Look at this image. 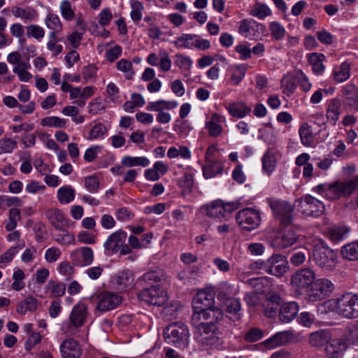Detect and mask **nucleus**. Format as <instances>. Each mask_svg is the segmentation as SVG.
Returning a JSON list of instances; mask_svg holds the SVG:
<instances>
[{
  "mask_svg": "<svg viewBox=\"0 0 358 358\" xmlns=\"http://www.w3.org/2000/svg\"><path fill=\"white\" fill-rule=\"evenodd\" d=\"M235 289L233 285L227 282H222L217 288V298L220 302H222L227 299L232 298L234 294Z\"/></svg>",
  "mask_w": 358,
  "mask_h": 358,
  "instance_id": "nucleus-46",
  "label": "nucleus"
},
{
  "mask_svg": "<svg viewBox=\"0 0 358 358\" xmlns=\"http://www.w3.org/2000/svg\"><path fill=\"white\" fill-rule=\"evenodd\" d=\"M315 277V273L312 268H300L292 275L291 284L299 289H307L312 285Z\"/></svg>",
  "mask_w": 358,
  "mask_h": 358,
  "instance_id": "nucleus-13",
  "label": "nucleus"
},
{
  "mask_svg": "<svg viewBox=\"0 0 358 358\" xmlns=\"http://www.w3.org/2000/svg\"><path fill=\"white\" fill-rule=\"evenodd\" d=\"M343 338H345L348 342V346L350 344H355L358 342V323L350 326L348 328L347 332L341 336Z\"/></svg>",
  "mask_w": 358,
  "mask_h": 358,
  "instance_id": "nucleus-57",
  "label": "nucleus"
},
{
  "mask_svg": "<svg viewBox=\"0 0 358 358\" xmlns=\"http://www.w3.org/2000/svg\"><path fill=\"white\" fill-rule=\"evenodd\" d=\"M262 162L264 171L270 174L274 171L276 160L275 155L270 150L266 151L262 159Z\"/></svg>",
  "mask_w": 358,
  "mask_h": 358,
  "instance_id": "nucleus-49",
  "label": "nucleus"
},
{
  "mask_svg": "<svg viewBox=\"0 0 358 358\" xmlns=\"http://www.w3.org/2000/svg\"><path fill=\"white\" fill-rule=\"evenodd\" d=\"M350 64L343 62L337 70L334 71V78L338 83H343L350 78Z\"/></svg>",
  "mask_w": 358,
  "mask_h": 358,
  "instance_id": "nucleus-51",
  "label": "nucleus"
},
{
  "mask_svg": "<svg viewBox=\"0 0 358 358\" xmlns=\"http://www.w3.org/2000/svg\"><path fill=\"white\" fill-rule=\"evenodd\" d=\"M299 312V306L294 301L287 302L282 304L280 312L279 318L285 323L291 322Z\"/></svg>",
  "mask_w": 358,
  "mask_h": 358,
  "instance_id": "nucleus-26",
  "label": "nucleus"
},
{
  "mask_svg": "<svg viewBox=\"0 0 358 358\" xmlns=\"http://www.w3.org/2000/svg\"><path fill=\"white\" fill-rule=\"evenodd\" d=\"M194 338L195 341L203 346L217 348L222 343L218 336L216 324L213 322L196 323Z\"/></svg>",
  "mask_w": 358,
  "mask_h": 358,
  "instance_id": "nucleus-2",
  "label": "nucleus"
},
{
  "mask_svg": "<svg viewBox=\"0 0 358 358\" xmlns=\"http://www.w3.org/2000/svg\"><path fill=\"white\" fill-rule=\"evenodd\" d=\"M299 236L292 228H287L280 231L271 241V245L276 250H283L291 247L298 241Z\"/></svg>",
  "mask_w": 358,
  "mask_h": 358,
  "instance_id": "nucleus-14",
  "label": "nucleus"
},
{
  "mask_svg": "<svg viewBox=\"0 0 358 358\" xmlns=\"http://www.w3.org/2000/svg\"><path fill=\"white\" fill-rule=\"evenodd\" d=\"M41 124L43 127L64 128L66 121L64 119L56 116H50L41 120Z\"/></svg>",
  "mask_w": 358,
  "mask_h": 358,
  "instance_id": "nucleus-52",
  "label": "nucleus"
},
{
  "mask_svg": "<svg viewBox=\"0 0 358 358\" xmlns=\"http://www.w3.org/2000/svg\"><path fill=\"white\" fill-rule=\"evenodd\" d=\"M178 102L176 101H165L163 99L156 101L149 102L146 106L148 111H155L158 113L164 112L165 110H172L176 108Z\"/></svg>",
  "mask_w": 358,
  "mask_h": 358,
  "instance_id": "nucleus-33",
  "label": "nucleus"
},
{
  "mask_svg": "<svg viewBox=\"0 0 358 358\" xmlns=\"http://www.w3.org/2000/svg\"><path fill=\"white\" fill-rule=\"evenodd\" d=\"M236 220L242 229L252 231L259 226L262 221L261 214L255 208H245L236 213Z\"/></svg>",
  "mask_w": 358,
  "mask_h": 358,
  "instance_id": "nucleus-8",
  "label": "nucleus"
},
{
  "mask_svg": "<svg viewBox=\"0 0 358 358\" xmlns=\"http://www.w3.org/2000/svg\"><path fill=\"white\" fill-rule=\"evenodd\" d=\"M301 143L307 147H310L314 145V136L308 123H303L299 130Z\"/></svg>",
  "mask_w": 358,
  "mask_h": 358,
  "instance_id": "nucleus-37",
  "label": "nucleus"
},
{
  "mask_svg": "<svg viewBox=\"0 0 358 358\" xmlns=\"http://www.w3.org/2000/svg\"><path fill=\"white\" fill-rule=\"evenodd\" d=\"M264 24L249 18L241 20L238 22V33L243 37L250 40H257L261 33L264 31Z\"/></svg>",
  "mask_w": 358,
  "mask_h": 358,
  "instance_id": "nucleus-12",
  "label": "nucleus"
},
{
  "mask_svg": "<svg viewBox=\"0 0 358 358\" xmlns=\"http://www.w3.org/2000/svg\"><path fill=\"white\" fill-rule=\"evenodd\" d=\"M341 113V103L339 99L334 98L327 103L326 117L332 125H336Z\"/></svg>",
  "mask_w": 358,
  "mask_h": 358,
  "instance_id": "nucleus-25",
  "label": "nucleus"
},
{
  "mask_svg": "<svg viewBox=\"0 0 358 358\" xmlns=\"http://www.w3.org/2000/svg\"><path fill=\"white\" fill-rule=\"evenodd\" d=\"M40 305L41 302L36 298L29 296L18 303L16 312L18 314L23 315L28 311L34 312L36 310Z\"/></svg>",
  "mask_w": 358,
  "mask_h": 358,
  "instance_id": "nucleus-31",
  "label": "nucleus"
},
{
  "mask_svg": "<svg viewBox=\"0 0 358 358\" xmlns=\"http://www.w3.org/2000/svg\"><path fill=\"white\" fill-rule=\"evenodd\" d=\"M358 187V176L344 180H336L332 183L320 184L313 187V191L329 201H335L341 197H348Z\"/></svg>",
  "mask_w": 358,
  "mask_h": 358,
  "instance_id": "nucleus-1",
  "label": "nucleus"
},
{
  "mask_svg": "<svg viewBox=\"0 0 358 358\" xmlns=\"http://www.w3.org/2000/svg\"><path fill=\"white\" fill-rule=\"evenodd\" d=\"M308 253V250L304 248L300 250L295 251L290 257L291 264L295 266L302 264L305 262L306 254Z\"/></svg>",
  "mask_w": 358,
  "mask_h": 358,
  "instance_id": "nucleus-62",
  "label": "nucleus"
},
{
  "mask_svg": "<svg viewBox=\"0 0 358 358\" xmlns=\"http://www.w3.org/2000/svg\"><path fill=\"white\" fill-rule=\"evenodd\" d=\"M20 218V211L19 209L13 208L9 210V217L6 224V229L11 231L16 228L17 221Z\"/></svg>",
  "mask_w": 358,
  "mask_h": 358,
  "instance_id": "nucleus-58",
  "label": "nucleus"
},
{
  "mask_svg": "<svg viewBox=\"0 0 358 358\" xmlns=\"http://www.w3.org/2000/svg\"><path fill=\"white\" fill-rule=\"evenodd\" d=\"M141 301L153 306H162L167 301L166 292L159 285L143 289L138 294Z\"/></svg>",
  "mask_w": 358,
  "mask_h": 358,
  "instance_id": "nucleus-11",
  "label": "nucleus"
},
{
  "mask_svg": "<svg viewBox=\"0 0 358 358\" xmlns=\"http://www.w3.org/2000/svg\"><path fill=\"white\" fill-rule=\"evenodd\" d=\"M87 316V308L83 303L74 306L70 315V322L62 324V331L69 335L76 333V329L80 327L85 322Z\"/></svg>",
  "mask_w": 358,
  "mask_h": 358,
  "instance_id": "nucleus-9",
  "label": "nucleus"
},
{
  "mask_svg": "<svg viewBox=\"0 0 358 358\" xmlns=\"http://www.w3.org/2000/svg\"><path fill=\"white\" fill-rule=\"evenodd\" d=\"M344 103L348 107L358 110V88L355 85H347L343 89Z\"/></svg>",
  "mask_w": 358,
  "mask_h": 358,
  "instance_id": "nucleus-27",
  "label": "nucleus"
},
{
  "mask_svg": "<svg viewBox=\"0 0 358 358\" xmlns=\"http://www.w3.org/2000/svg\"><path fill=\"white\" fill-rule=\"evenodd\" d=\"M331 338V333L328 330L321 329L310 334L309 343L312 346L320 347L327 345Z\"/></svg>",
  "mask_w": 358,
  "mask_h": 358,
  "instance_id": "nucleus-30",
  "label": "nucleus"
},
{
  "mask_svg": "<svg viewBox=\"0 0 358 358\" xmlns=\"http://www.w3.org/2000/svg\"><path fill=\"white\" fill-rule=\"evenodd\" d=\"M61 15L64 19L68 21L72 20L75 17V12L72 8L71 3L67 1H63L59 6Z\"/></svg>",
  "mask_w": 358,
  "mask_h": 358,
  "instance_id": "nucleus-59",
  "label": "nucleus"
},
{
  "mask_svg": "<svg viewBox=\"0 0 358 358\" xmlns=\"http://www.w3.org/2000/svg\"><path fill=\"white\" fill-rule=\"evenodd\" d=\"M70 259L74 266L80 267L90 266L94 261V252L90 247H80L71 252Z\"/></svg>",
  "mask_w": 358,
  "mask_h": 358,
  "instance_id": "nucleus-19",
  "label": "nucleus"
},
{
  "mask_svg": "<svg viewBox=\"0 0 358 358\" xmlns=\"http://www.w3.org/2000/svg\"><path fill=\"white\" fill-rule=\"evenodd\" d=\"M207 216L215 219L225 218L224 214L223 201L215 200L203 206Z\"/></svg>",
  "mask_w": 358,
  "mask_h": 358,
  "instance_id": "nucleus-28",
  "label": "nucleus"
},
{
  "mask_svg": "<svg viewBox=\"0 0 358 358\" xmlns=\"http://www.w3.org/2000/svg\"><path fill=\"white\" fill-rule=\"evenodd\" d=\"M224 317V313L222 310L217 306H213L207 308L202 309L196 312H193L192 316V322L193 325L199 323V320H210L215 324L221 321Z\"/></svg>",
  "mask_w": 358,
  "mask_h": 358,
  "instance_id": "nucleus-17",
  "label": "nucleus"
},
{
  "mask_svg": "<svg viewBox=\"0 0 358 358\" xmlns=\"http://www.w3.org/2000/svg\"><path fill=\"white\" fill-rule=\"evenodd\" d=\"M30 67L31 66L29 63L26 62H22L21 63L15 66L13 71L18 76L20 81L27 82L32 77V75L27 71V69H29Z\"/></svg>",
  "mask_w": 358,
  "mask_h": 358,
  "instance_id": "nucleus-45",
  "label": "nucleus"
},
{
  "mask_svg": "<svg viewBox=\"0 0 358 358\" xmlns=\"http://www.w3.org/2000/svg\"><path fill=\"white\" fill-rule=\"evenodd\" d=\"M269 30L271 36L275 41L282 40L286 34L285 27L278 22L274 21L269 24Z\"/></svg>",
  "mask_w": 358,
  "mask_h": 358,
  "instance_id": "nucleus-53",
  "label": "nucleus"
},
{
  "mask_svg": "<svg viewBox=\"0 0 358 358\" xmlns=\"http://www.w3.org/2000/svg\"><path fill=\"white\" fill-rule=\"evenodd\" d=\"M325 56L322 53L313 52L308 55V60L312 66V70L314 73L319 75L324 71L325 66L323 62Z\"/></svg>",
  "mask_w": 358,
  "mask_h": 358,
  "instance_id": "nucleus-35",
  "label": "nucleus"
},
{
  "mask_svg": "<svg viewBox=\"0 0 358 358\" xmlns=\"http://www.w3.org/2000/svg\"><path fill=\"white\" fill-rule=\"evenodd\" d=\"M291 334L289 331H280L276 333L271 338L266 340L264 343L267 348H275L286 344L290 339Z\"/></svg>",
  "mask_w": 358,
  "mask_h": 358,
  "instance_id": "nucleus-32",
  "label": "nucleus"
},
{
  "mask_svg": "<svg viewBox=\"0 0 358 358\" xmlns=\"http://www.w3.org/2000/svg\"><path fill=\"white\" fill-rule=\"evenodd\" d=\"M13 15L23 20L31 21L36 16V11L31 8H22L18 6H13L11 9Z\"/></svg>",
  "mask_w": 358,
  "mask_h": 358,
  "instance_id": "nucleus-40",
  "label": "nucleus"
},
{
  "mask_svg": "<svg viewBox=\"0 0 358 358\" xmlns=\"http://www.w3.org/2000/svg\"><path fill=\"white\" fill-rule=\"evenodd\" d=\"M59 351L62 358H80L83 355L81 345L78 341L72 338L62 342Z\"/></svg>",
  "mask_w": 358,
  "mask_h": 358,
  "instance_id": "nucleus-20",
  "label": "nucleus"
},
{
  "mask_svg": "<svg viewBox=\"0 0 358 358\" xmlns=\"http://www.w3.org/2000/svg\"><path fill=\"white\" fill-rule=\"evenodd\" d=\"M336 313L345 318L358 317V295L351 292L343 294L336 300Z\"/></svg>",
  "mask_w": 358,
  "mask_h": 358,
  "instance_id": "nucleus-6",
  "label": "nucleus"
},
{
  "mask_svg": "<svg viewBox=\"0 0 358 358\" xmlns=\"http://www.w3.org/2000/svg\"><path fill=\"white\" fill-rule=\"evenodd\" d=\"M45 26L55 34H59L62 30V24L59 16L55 13H50L45 19Z\"/></svg>",
  "mask_w": 358,
  "mask_h": 358,
  "instance_id": "nucleus-38",
  "label": "nucleus"
},
{
  "mask_svg": "<svg viewBox=\"0 0 358 358\" xmlns=\"http://www.w3.org/2000/svg\"><path fill=\"white\" fill-rule=\"evenodd\" d=\"M96 309L101 312L115 309L120 306L122 298L120 295L113 292H104L98 295Z\"/></svg>",
  "mask_w": 358,
  "mask_h": 358,
  "instance_id": "nucleus-18",
  "label": "nucleus"
},
{
  "mask_svg": "<svg viewBox=\"0 0 358 358\" xmlns=\"http://www.w3.org/2000/svg\"><path fill=\"white\" fill-rule=\"evenodd\" d=\"M196 38V34H182L176 37L173 41L175 47L178 49H193V41Z\"/></svg>",
  "mask_w": 358,
  "mask_h": 358,
  "instance_id": "nucleus-36",
  "label": "nucleus"
},
{
  "mask_svg": "<svg viewBox=\"0 0 358 358\" xmlns=\"http://www.w3.org/2000/svg\"><path fill=\"white\" fill-rule=\"evenodd\" d=\"M122 164L127 167L140 166L146 167L150 164V160L145 157L125 156L122 159Z\"/></svg>",
  "mask_w": 358,
  "mask_h": 358,
  "instance_id": "nucleus-43",
  "label": "nucleus"
},
{
  "mask_svg": "<svg viewBox=\"0 0 358 358\" xmlns=\"http://www.w3.org/2000/svg\"><path fill=\"white\" fill-rule=\"evenodd\" d=\"M58 35L54 32H50L48 35L47 48L52 52L54 57L57 56L63 51V46L58 43L62 41V38H58Z\"/></svg>",
  "mask_w": 358,
  "mask_h": 358,
  "instance_id": "nucleus-39",
  "label": "nucleus"
},
{
  "mask_svg": "<svg viewBox=\"0 0 358 358\" xmlns=\"http://www.w3.org/2000/svg\"><path fill=\"white\" fill-rule=\"evenodd\" d=\"M264 269L271 275L281 277L288 271V262L285 256L273 255L266 263Z\"/></svg>",
  "mask_w": 358,
  "mask_h": 358,
  "instance_id": "nucleus-15",
  "label": "nucleus"
},
{
  "mask_svg": "<svg viewBox=\"0 0 358 358\" xmlns=\"http://www.w3.org/2000/svg\"><path fill=\"white\" fill-rule=\"evenodd\" d=\"M226 108L231 116L237 118H243L252 111L251 108L242 101L231 103Z\"/></svg>",
  "mask_w": 358,
  "mask_h": 358,
  "instance_id": "nucleus-29",
  "label": "nucleus"
},
{
  "mask_svg": "<svg viewBox=\"0 0 358 358\" xmlns=\"http://www.w3.org/2000/svg\"><path fill=\"white\" fill-rule=\"evenodd\" d=\"M334 289V284L328 279L315 280L308 291V297L311 301H321L329 296Z\"/></svg>",
  "mask_w": 358,
  "mask_h": 358,
  "instance_id": "nucleus-10",
  "label": "nucleus"
},
{
  "mask_svg": "<svg viewBox=\"0 0 358 358\" xmlns=\"http://www.w3.org/2000/svg\"><path fill=\"white\" fill-rule=\"evenodd\" d=\"M129 3L131 6V18L135 22H140L142 19L143 11L144 10L143 3L138 0H130Z\"/></svg>",
  "mask_w": 358,
  "mask_h": 358,
  "instance_id": "nucleus-48",
  "label": "nucleus"
},
{
  "mask_svg": "<svg viewBox=\"0 0 358 358\" xmlns=\"http://www.w3.org/2000/svg\"><path fill=\"white\" fill-rule=\"evenodd\" d=\"M343 257L350 261L358 260V241L344 245L341 249Z\"/></svg>",
  "mask_w": 358,
  "mask_h": 358,
  "instance_id": "nucleus-44",
  "label": "nucleus"
},
{
  "mask_svg": "<svg viewBox=\"0 0 358 358\" xmlns=\"http://www.w3.org/2000/svg\"><path fill=\"white\" fill-rule=\"evenodd\" d=\"M312 259L323 271H330L337 264V254L327 246L316 245L313 251Z\"/></svg>",
  "mask_w": 358,
  "mask_h": 358,
  "instance_id": "nucleus-5",
  "label": "nucleus"
},
{
  "mask_svg": "<svg viewBox=\"0 0 358 358\" xmlns=\"http://www.w3.org/2000/svg\"><path fill=\"white\" fill-rule=\"evenodd\" d=\"M45 215L56 229H61L60 224H62L65 220L62 210L59 209H49L45 212Z\"/></svg>",
  "mask_w": 358,
  "mask_h": 358,
  "instance_id": "nucleus-41",
  "label": "nucleus"
},
{
  "mask_svg": "<svg viewBox=\"0 0 358 358\" xmlns=\"http://www.w3.org/2000/svg\"><path fill=\"white\" fill-rule=\"evenodd\" d=\"M263 336V331L259 328L254 327L248 331L244 336V339L247 342L254 343L262 339Z\"/></svg>",
  "mask_w": 358,
  "mask_h": 358,
  "instance_id": "nucleus-64",
  "label": "nucleus"
},
{
  "mask_svg": "<svg viewBox=\"0 0 358 358\" xmlns=\"http://www.w3.org/2000/svg\"><path fill=\"white\" fill-rule=\"evenodd\" d=\"M48 287L50 289V294L52 297H59L65 294L66 286L63 283H55V282L50 281L48 282Z\"/></svg>",
  "mask_w": 358,
  "mask_h": 358,
  "instance_id": "nucleus-63",
  "label": "nucleus"
},
{
  "mask_svg": "<svg viewBox=\"0 0 358 358\" xmlns=\"http://www.w3.org/2000/svg\"><path fill=\"white\" fill-rule=\"evenodd\" d=\"M226 118L224 116L213 113L210 120L206 122L205 127L208 130V134L211 137L216 138L219 136L223 131L222 123H225Z\"/></svg>",
  "mask_w": 358,
  "mask_h": 358,
  "instance_id": "nucleus-23",
  "label": "nucleus"
},
{
  "mask_svg": "<svg viewBox=\"0 0 358 358\" xmlns=\"http://www.w3.org/2000/svg\"><path fill=\"white\" fill-rule=\"evenodd\" d=\"M215 292L210 289L199 290L192 299L193 312L215 306Z\"/></svg>",
  "mask_w": 358,
  "mask_h": 358,
  "instance_id": "nucleus-16",
  "label": "nucleus"
},
{
  "mask_svg": "<svg viewBox=\"0 0 358 358\" xmlns=\"http://www.w3.org/2000/svg\"><path fill=\"white\" fill-rule=\"evenodd\" d=\"M127 233L123 230H117L112 233L103 244L106 252L108 255L115 254L125 243Z\"/></svg>",
  "mask_w": 358,
  "mask_h": 358,
  "instance_id": "nucleus-21",
  "label": "nucleus"
},
{
  "mask_svg": "<svg viewBox=\"0 0 358 358\" xmlns=\"http://www.w3.org/2000/svg\"><path fill=\"white\" fill-rule=\"evenodd\" d=\"M225 307L226 311L231 314H237L241 310V302L236 298H229L220 302Z\"/></svg>",
  "mask_w": 358,
  "mask_h": 358,
  "instance_id": "nucleus-55",
  "label": "nucleus"
},
{
  "mask_svg": "<svg viewBox=\"0 0 358 358\" xmlns=\"http://www.w3.org/2000/svg\"><path fill=\"white\" fill-rule=\"evenodd\" d=\"M178 185L182 189L183 195L190 193L194 185L193 176L190 173H185L179 180Z\"/></svg>",
  "mask_w": 358,
  "mask_h": 358,
  "instance_id": "nucleus-56",
  "label": "nucleus"
},
{
  "mask_svg": "<svg viewBox=\"0 0 358 358\" xmlns=\"http://www.w3.org/2000/svg\"><path fill=\"white\" fill-rule=\"evenodd\" d=\"M348 348V342L342 337L330 339L324 352L327 358H342Z\"/></svg>",
  "mask_w": 358,
  "mask_h": 358,
  "instance_id": "nucleus-22",
  "label": "nucleus"
},
{
  "mask_svg": "<svg viewBox=\"0 0 358 358\" xmlns=\"http://www.w3.org/2000/svg\"><path fill=\"white\" fill-rule=\"evenodd\" d=\"M164 336L167 343L183 348L188 344L189 334L187 325L182 322H175L164 329Z\"/></svg>",
  "mask_w": 358,
  "mask_h": 358,
  "instance_id": "nucleus-3",
  "label": "nucleus"
},
{
  "mask_svg": "<svg viewBox=\"0 0 358 358\" xmlns=\"http://www.w3.org/2000/svg\"><path fill=\"white\" fill-rule=\"evenodd\" d=\"M266 202L271 208L275 217L282 225L291 224L294 220V207L287 201L278 198H268Z\"/></svg>",
  "mask_w": 358,
  "mask_h": 358,
  "instance_id": "nucleus-4",
  "label": "nucleus"
},
{
  "mask_svg": "<svg viewBox=\"0 0 358 358\" xmlns=\"http://www.w3.org/2000/svg\"><path fill=\"white\" fill-rule=\"evenodd\" d=\"M134 277L131 271L124 270L118 272L113 278V283L119 290H125L133 286Z\"/></svg>",
  "mask_w": 358,
  "mask_h": 358,
  "instance_id": "nucleus-24",
  "label": "nucleus"
},
{
  "mask_svg": "<svg viewBox=\"0 0 358 358\" xmlns=\"http://www.w3.org/2000/svg\"><path fill=\"white\" fill-rule=\"evenodd\" d=\"M271 14V10L266 4L261 3H255L250 10V15L259 20H264Z\"/></svg>",
  "mask_w": 358,
  "mask_h": 358,
  "instance_id": "nucleus-47",
  "label": "nucleus"
},
{
  "mask_svg": "<svg viewBox=\"0 0 358 358\" xmlns=\"http://www.w3.org/2000/svg\"><path fill=\"white\" fill-rule=\"evenodd\" d=\"M297 210L306 216L319 217L325 210L324 203L319 199L306 195L296 200Z\"/></svg>",
  "mask_w": 358,
  "mask_h": 358,
  "instance_id": "nucleus-7",
  "label": "nucleus"
},
{
  "mask_svg": "<svg viewBox=\"0 0 358 358\" xmlns=\"http://www.w3.org/2000/svg\"><path fill=\"white\" fill-rule=\"evenodd\" d=\"M59 231L55 235V241L62 245H70L75 242V237L73 234L65 230L59 229Z\"/></svg>",
  "mask_w": 358,
  "mask_h": 358,
  "instance_id": "nucleus-61",
  "label": "nucleus"
},
{
  "mask_svg": "<svg viewBox=\"0 0 358 358\" xmlns=\"http://www.w3.org/2000/svg\"><path fill=\"white\" fill-rule=\"evenodd\" d=\"M76 192L71 186H64L57 191V199L61 203L67 204L73 201Z\"/></svg>",
  "mask_w": 358,
  "mask_h": 358,
  "instance_id": "nucleus-42",
  "label": "nucleus"
},
{
  "mask_svg": "<svg viewBox=\"0 0 358 358\" xmlns=\"http://www.w3.org/2000/svg\"><path fill=\"white\" fill-rule=\"evenodd\" d=\"M174 64L181 70L187 71L192 67V60L188 56L177 53L175 55Z\"/></svg>",
  "mask_w": 358,
  "mask_h": 358,
  "instance_id": "nucleus-54",
  "label": "nucleus"
},
{
  "mask_svg": "<svg viewBox=\"0 0 358 358\" xmlns=\"http://www.w3.org/2000/svg\"><path fill=\"white\" fill-rule=\"evenodd\" d=\"M202 170L204 178L209 179L221 173L223 171V165L222 162L218 160H211L210 162H206Z\"/></svg>",
  "mask_w": 358,
  "mask_h": 358,
  "instance_id": "nucleus-34",
  "label": "nucleus"
},
{
  "mask_svg": "<svg viewBox=\"0 0 358 358\" xmlns=\"http://www.w3.org/2000/svg\"><path fill=\"white\" fill-rule=\"evenodd\" d=\"M116 67L124 73L127 79L131 80L133 78L135 72L133 69V64L131 61L122 59L117 62Z\"/></svg>",
  "mask_w": 358,
  "mask_h": 358,
  "instance_id": "nucleus-50",
  "label": "nucleus"
},
{
  "mask_svg": "<svg viewBox=\"0 0 358 358\" xmlns=\"http://www.w3.org/2000/svg\"><path fill=\"white\" fill-rule=\"evenodd\" d=\"M26 29L28 37H33L38 41H41L45 36L44 29L39 25L30 24Z\"/></svg>",
  "mask_w": 358,
  "mask_h": 358,
  "instance_id": "nucleus-60",
  "label": "nucleus"
}]
</instances>
